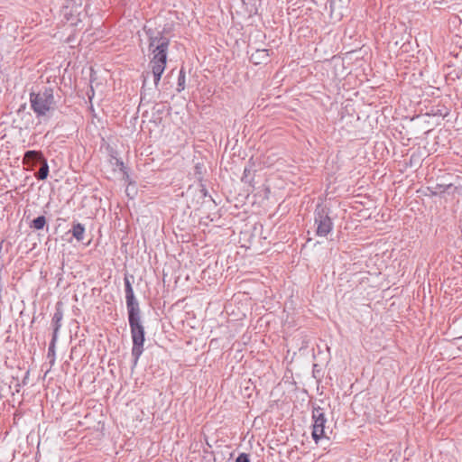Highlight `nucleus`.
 Masks as SVG:
<instances>
[{
	"instance_id": "a211bd4d",
	"label": "nucleus",
	"mask_w": 462,
	"mask_h": 462,
	"mask_svg": "<svg viewBox=\"0 0 462 462\" xmlns=\"http://www.w3.org/2000/svg\"><path fill=\"white\" fill-rule=\"evenodd\" d=\"M201 192H203V195H204V196H206V195H207V190H206L204 188L201 189Z\"/></svg>"
},
{
	"instance_id": "ddd939ff",
	"label": "nucleus",
	"mask_w": 462,
	"mask_h": 462,
	"mask_svg": "<svg viewBox=\"0 0 462 462\" xmlns=\"http://www.w3.org/2000/svg\"><path fill=\"white\" fill-rule=\"evenodd\" d=\"M46 225V218L44 216H39L32 221L30 227L34 228L36 230H41Z\"/></svg>"
},
{
	"instance_id": "f03ea898",
	"label": "nucleus",
	"mask_w": 462,
	"mask_h": 462,
	"mask_svg": "<svg viewBox=\"0 0 462 462\" xmlns=\"http://www.w3.org/2000/svg\"><path fill=\"white\" fill-rule=\"evenodd\" d=\"M54 90L51 87H42L30 93L31 108L38 119L49 118L56 110Z\"/></svg>"
},
{
	"instance_id": "423d86ee",
	"label": "nucleus",
	"mask_w": 462,
	"mask_h": 462,
	"mask_svg": "<svg viewBox=\"0 0 462 462\" xmlns=\"http://www.w3.org/2000/svg\"><path fill=\"white\" fill-rule=\"evenodd\" d=\"M124 282H125V291L127 313L130 314V313H134V312H140L141 310L139 307V303L134 297L132 283H131L128 276L125 277Z\"/></svg>"
},
{
	"instance_id": "20e7f679",
	"label": "nucleus",
	"mask_w": 462,
	"mask_h": 462,
	"mask_svg": "<svg viewBox=\"0 0 462 462\" xmlns=\"http://www.w3.org/2000/svg\"><path fill=\"white\" fill-rule=\"evenodd\" d=\"M315 234L320 237H326L333 230V221L329 217V208L319 204L314 211Z\"/></svg>"
},
{
	"instance_id": "f257e3e1",
	"label": "nucleus",
	"mask_w": 462,
	"mask_h": 462,
	"mask_svg": "<svg viewBox=\"0 0 462 462\" xmlns=\"http://www.w3.org/2000/svg\"><path fill=\"white\" fill-rule=\"evenodd\" d=\"M149 40V51L152 54V58L149 62L152 71L146 72L143 75V81L141 91V105L145 100V88L147 79L150 76L152 77L155 88L158 90L159 82L162 75L165 70L167 63V51L170 44V40L163 35L162 32H156L152 29L145 30Z\"/></svg>"
},
{
	"instance_id": "4468645a",
	"label": "nucleus",
	"mask_w": 462,
	"mask_h": 462,
	"mask_svg": "<svg viewBox=\"0 0 462 462\" xmlns=\"http://www.w3.org/2000/svg\"><path fill=\"white\" fill-rule=\"evenodd\" d=\"M57 339H58V337L56 335H52V338H51V341L49 348H48V358H51V362L54 361L55 346H56Z\"/></svg>"
},
{
	"instance_id": "9b49d317",
	"label": "nucleus",
	"mask_w": 462,
	"mask_h": 462,
	"mask_svg": "<svg viewBox=\"0 0 462 462\" xmlns=\"http://www.w3.org/2000/svg\"><path fill=\"white\" fill-rule=\"evenodd\" d=\"M63 319V312L60 308L56 309V311L52 317V324H53V334L58 337L59 330L61 327V320Z\"/></svg>"
},
{
	"instance_id": "dca6fc26",
	"label": "nucleus",
	"mask_w": 462,
	"mask_h": 462,
	"mask_svg": "<svg viewBox=\"0 0 462 462\" xmlns=\"http://www.w3.org/2000/svg\"><path fill=\"white\" fill-rule=\"evenodd\" d=\"M236 462H250L249 455L245 453H241L236 457Z\"/></svg>"
},
{
	"instance_id": "2eb2a0df",
	"label": "nucleus",
	"mask_w": 462,
	"mask_h": 462,
	"mask_svg": "<svg viewBox=\"0 0 462 462\" xmlns=\"http://www.w3.org/2000/svg\"><path fill=\"white\" fill-rule=\"evenodd\" d=\"M185 88V72L183 69L180 70L179 77H178V88L177 91L181 92Z\"/></svg>"
},
{
	"instance_id": "7ed1b4c3",
	"label": "nucleus",
	"mask_w": 462,
	"mask_h": 462,
	"mask_svg": "<svg viewBox=\"0 0 462 462\" xmlns=\"http://www.w3.org/2000/svg\"><path fill=\"white\" fill-rule=\"evenodd\" d=\"M128 322L133 340L132 356L134 357V365H136L143 352L145 341V331L141 321V311L128 314Z\"/></svg>"
},
{
	"instance_id": "9d476101",
	"label": "nucleus",
	"mask_w": 462,
	"mask_h": 462,
	"mask_svg": "<svg viewBox=\"0 0 462 462\" xmlns=\"http://www.w3.org/2000/svg\"><path fill=\"white\" fill-rule=\"evenodd\" d=\"M70 232L72 233L73 237L78 242L83 241L84 234H85V226L82 224L74 222Z\"/></svg>"
},
{
	"instance_id": "f8f14e48",
	"label": "nucleus",
	"mask_w": 462,
	"mask_h": 462,
	"mask_svg": "<svg viewBox=\"0 0 462 462\" xmlns=\"http://www.w3.org/2000/svg\"><path fill=\"white\" fill-rule=\"evenodd\" d=\"M41 168L40 170L34 174L35 178L39 180H44L47 179L49 175V165L47 162V160L43 158V161H42Z\"/></svg>"
},
{
	"instance_id": "1a4fd4ad",
	"label": "nucleus",
	"mask_w": 462,
	"mask_h": 462,
	"mask_svg": "<svg viewBox=\"0 0 462 462\" xmlns=\"http://www.w3.org/2000/svg\"><path fill=\"white\" fill-rule=\"evenodd\" d=\"M166 110V106L163 103H155L152 108L151 121L154 123H160L162 118V115Z\"/></svg>"
},
{
	"instance_id": "f3484780",
	"label": "nucleus",
	"mask_w": 462,
	"mask_h": 462,
	"mask_svg": "<svg viewBox=\"0 0 462 462\" xmlns=\"http://www.w3.org/2000/svg\"><path fill=\"white\" fill-rule=\"evenodd\" d=\"M251 170L250 169H247L245 168V171H244V176L242 178V180H244L245 178L247 177V175L250 173Z\"/></svg>"
},
{
	"instance_id": "0eeeda50",
	"label": "nucleus",
	"mask_w": 462,
	"mask_h": 462,
	"mask_svg": "<svg viewBox=\"0 0 462 462\" xmlns=\"http://www.w3.org/2000/svg\"><path fill=\"white\" fill-rule=\"evenodd\" d=\"M43 158L44 156L41 151L29 150L23 154V163L32 170L37 163H41Z\"/></svg>"
},
{
	"instance_id": "6e6552de",
	"label": "nucleus",
	"mask_w": 462,
	"mask_h": 462,
	"mask_svg": "<svg viewBox=\"0 0 462 462\" xmlns=\"http://www.w3.org/2000/svg\"><path fill=\"white\" fill-rule=\"evenodd\" d=\"M269 56V50L258 49L251 54L250 60L254 64H263L268 61Z\"/></svg>"
},
{
	"instance_id": "39448f33",
	"label": "nucleus",
	"mask_w": 462,
	"mask_h": 462,
	"mask_svg": "<svg viewBox=\"0 0 462 462\" xmlns=\"http://www.w3.org/2000/svg\"><path fill=\"white\" fill-rule=\"evenodd\" d=\"M312 420V438L314 441L318 443L321 438H328L325 430V423L327 419L325 417L324 410L321 407L318 406L313 408Z\"/></svg>"
}]
</instances>
